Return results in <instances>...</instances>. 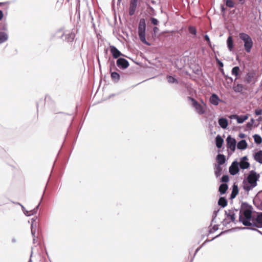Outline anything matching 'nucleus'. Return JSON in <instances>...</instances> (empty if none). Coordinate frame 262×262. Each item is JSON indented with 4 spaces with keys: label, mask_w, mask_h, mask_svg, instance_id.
<instances>
[{
    "label": "nucleus",
    "mask_w": 262,
    "mask_h": 262,
    "mask_svg": "<svg viewBox=\"0 0 262 262\" xmlns=\"http://www.w3.org/2000/svg\"><path fill=\"white\" fill-rule=\"evenodd\" d=\"M253 208L247 202H242L240 207L238 222L245 226H256L252 219Z\"/></svg>",
    "instance_id": "1"
},
{
    "label": "nucleus",
    "mask_w": 262,
    "mask_h": 262,
    "mask_svg": "<svg viewBox=\"0 0 262 262\" xmlns=\"http://www.w3.org/2000/svg\"><path fill=\"white\" fill-rule=\"evenodd\" d=\"M239 46L237 47V51H242L244 53L243 56L246 57L247 54L251 53L254 47V41L252 37L248 33L240 32L238 35Z\"/></svg>",
    "instance_id": "2"
},
{
    "label": "nucleus",
    "mask_w": 262,
    "mask_h": 262,
    "mask_svg": "<svg viewBox=\"0 0 262 262\" xmlns=\"http://www.w3.org/2000/svg\"><path fill=\"white\" fill-rule=\"evenodd\" d=\"M260 178V174L255 170L249 171L247 178H245L243 181V188L247 192L252 190L257 185V181Z\"/></svg>",
    "instance_id": "3"
},
{
    "label": "nucleus",
    "mask_w": 262,
    "mask_h": 262,
    "mask_svg": "<svg viewBox=\"0 0 262 262\" xmlns=\"http://www.w3.org/2000/svg\"><path fill=\"white\" fill-rule=\"evenodd\" d=\"M146 20L144 18H142L139 20L138 27V33L141 41L147 46H151V43L147 41L146 39Z\"/></svg>",
    "instance_id": "4"
},
{
    "label": "nucleus",
    "mask_w": 262,
    "mask_h": 262,
    "mask_svg": "<svg viewBox=\"0 0 262 262\" xmlns=\"http://www.w3.org/2000/svg\"><path fill=\"white\" fill-rule=\"evenodd\" d=\"M226 147L227 148L228 156H230L235 150L236 147V141L231 135H229L226 139Z\"/></svg>",
    "instance_id": "5"
},
{
    "label": "nucleus",
    "mask_w": 262,
    "mask_h": 262,
    "mask_svg": "<svg viewBox=\"0 0 262 262\" xmlns=\"http://www.w3.org/2000/svg\"><path fill=\"white\" fill-rule=\"evenodd\" d=\"M118 69L115 66V61L114 60L110 61V72L111 78L114 83H118L121 78L120 74L116 71Z\"/></svg>",
    "instance_id": "6"
},
{
    "label": "nucleus",
    "mask_w": 262,
    "mask_h": 262,
    "mask_svg": "<svg viewBox=\"0 0 262 262\" xmlns=\"http://www.w3.org/2000/svg\"><path fill=\"white\" fill-rule=\"evenodd\" d=\"M188 98L191 101L192 106L195 109L198 114L203 115L205 113V109L202 104L190 96L188 97Z\"/></svg>",
    "instance_id": "7"
},
{
    "label": "nucleus",
    "mask_w": 262,
    "mask_h": 262,
    "mask_svg": "<svg viewBox=\"0 0 262 262\" xmlns=\"http://www.w3.org/2000/svg\"><path fill=\"white\" fill-rule=\"evenodd\" d=\"M64 35H65L64 28L61 27L57 29L55 32L51 33L50 40H54L56 39H59L63 40Z\"/></svg>",
    "instance_id": "8"
},
{
    "label": "nucleus",
    "mask_w": 262,
    "mask_h": 262,
    "mask_svg": "<svg viewBox=\"0 0 262 262\" xmlns=\"http://www.w3.org/2000/svg\"><path fill=\"white\" fill-rule=\"evenodd\" d=\"M129 63L125 58L121 57L116 60V67L121 70H124L128 68Z\"/></svg>",
    "instance_id": "9"
},
{
    "label": "nucleus",
    "mask_w": 262,
    "mask_h": 262,
    "mask_svg": "<svg viewBox=\"0 0 262 262\" xmlns=\"http://www.w3.org/2000/svg\"><path fill=\"white\" fill-rule=\"evenodd\" d=\"M109 48L111 55L114 59H117L121 57H127L124 54L122 53L114 45L110 44Z\"/></svg>",
    "instance_id": "10"
},
{
    "label": "nucleus",
    "mask_w": 262,
    "mask_h": 262,
    "mask_svg": "<svg viewBox=\"0 0 262 262\" xmlns=\"http://www.w3.org/2000/svg\"><path fill=\"white\" fill-rule=\"evenodd\" d=\"M240 167H239V163L237 159L234 160L231 165L229 166V172L232 176H235L239 173Z\"/></svg>",
    "instance_id": "11"
},
{
    "label": "nucleus",
    "mask_w": 262,
    "mask_h": 262,
    "mask_svg": "<svg viewBox=\"0 0 262 262\" xmlns=\"http://www.w3.org/2000/svg\"><path fill=\"white\" fill-rule=\"evenodd\" d=\"M252 81H253V84H255L257 81V79L255 78V72L253 70L247 72L244 79V81L247 84L250 83Z\"/></svg>",
    "instance_id": "12"
},
{
    "label": "nucleus",
    "mask_w": 262,
    "mask_h": 262,
    "mask_svg": "<svg viewBox=\"0 0 262 262\" xmlns=\"http://www.w3.org/2000/svg\"><path fill=\"white\" fill-rule=\"evenodd\" d=\"M209 102L214 106H217L219 105L220 102H223V100H221L219 96L215 93H212L209 99Z\"/></svg>",
    "instance_id": "13"
},
{
    "label": "nucleus",
    "mask_w": 262,
    "mask_h": 262,
    "mask_svg": "<svg viewBox=\"0 0 262 262\" xmlns=\"http://www.w3.org/2000/svg\"><path fill=\"white\" fill-rule=\"evenodd\" d=\"M220 150H218V154L216 157L215 160L216 163L215 165H220V166L223 165L226 161V156L222 154H220Z\"/></svg>",
    "instance_id": "14"
},
{
    "label": "nucleus",
    "mask_w": 262,
    "mask_h": 262,
    "mask_svg": "<svg viewBox=\"0 0 262 262\" xmlns=\"http://www.w3.org/2000/svg\"><path fill=\"white\" fill-rule=\"evenodd\" d=\"M228 211L229 212H227L226 210L225 211V215L226 218L229 220V221H231V222L236 224L237 221L236 220L235 213L231 210H229Z\"/></svg>",
    "instance_id": "15"
},
{
    "label": "nucleus",
    "mask_w": 262,
    "mask_h": 262,
    "mask_svg": "<svg viewBox=\"0 0 262 262\" xmlns=\"http://www.w3.org/2000/svg\"><path fill=\"white\" fill-rule=\"evenodd\" d=\"M232 88L234 92L236 93H239L241 94H243V90H248V88L247 86H245L241 83H237L236 84H234Z\"/></svg>",
    "instance_id": "16"
},
{
    "label": "nucleus",
    "mask_w": 262,
    "mask_h": 262,
    "mask_svg": "<svg viewBox=\"0 0 262 262\" xmlns=\"http://www.w3.org/2000/svg\"><path fill=\"white\" fill-rule=\"evenodd\" d=\"M226 45L228 50L230 52L234 51V44L232 36L230 34L229 35L226 40Z\"/></svg>",
    "instance_id": "17"
},
{
    "label": "nucleus",
    "mask_w": 262,
    "mask_h": 262,
    "mask_svg": "<svg viewBox=\"0 0 262 262\" xmlns=\"http://www.w3.org/2000/svg\"><path fill=\"white\" fill-rule=\"evenodd\" d=\"M4 17V13L2 10H0V21L2 20ZM8 30V24L7 22L4 20L0 23V31H7Z\"/></svg>",
    "instance_id": "18"
},
{
    "label": "nucleus",
    "mask_w": 262,
    "mask_h": 262,
    "mask_svg": "<svg viewBox=\"0 0 262 262\" xmlns=\"http://www.w3.org/2000/svg\"><path fill=\"white\" fill-rule=\"evenodd\" d=\"M218 123L220 127L224 129H227L229 125L228 119L225 117H221L219 118Z\"/></svg>",
    "instance_id": "19"
},
{
    "label": "nucleus",
    "mask_w": 262,
    "mask_h": 262,
    "mask_svg": "<svg viewBox=\"0 0 262 262\" xmlns=\"http://www.w3.org/2000/svg\"><path fill=\"white\" fill-rule=\"evenodd\" d=\"M224 140L222 136L218 134L215 138V146L218 149L222 148Z\"/></svg>",
    "instance_id": "20"
},
{
    "label": "nucleus",
    "mask_w": 262,
    "mask_h": 262,
    "mask_svg": "<svg viewBox=\"0 0 262 262\" xmlns=\"http://www.w3.org/2000/svg\"><path fill=\"white\" fill-rule=\"evenodd\" d=\"M64 37V38L63 39V41H65L69 43L72 42L75 39V34L74 32H71L67 34L65 33Z\"/></svg>",
    "instance_id": "21"
},
{
    "label": "nucleus",
    "mask_w": 262,
    "mask_h": 262,
    "mask_svg": "<svg viewBox=\"0 0 262 262\" xmlns=\"http://www.w3.org/2000/svg\"><path fill=\"white\" fill-rule=\"evenodd\" d=\"M236 147L238 149L244 150L246 149L248 147V143L246 140L245 139H241L239 140L237 145Z\"/></svg>",
    "instance_id": "22"
},
{
    "label": "nucleus",
    "mask_w": 262,
    "mask_h": 262,
    "mask_svg": "<svg viewBox=\"0 0 262 262\" xmlns=\"http://www.w3.org/2000/svg\"><path fill=\"white\" fill-rule=\"evenodd\" d=\"M254 160L260 164H262V150L260 149L253 155Z\"/></svg>",
    "instance_id": "23"
},
{
    "label": "nucleus",
    "mask_w": 262,
    "mask_h": 262,
    "mask_svg": "<svg viewBox=\"0 0 262 262\" xmlns=\"http://www.w3.org/2000/svg\"><path fill=\"white\" fill-rule=\"evenodd\" d=\"M217 204L222 208H225L228 204V201L225 196H220L218 201Z\"/></svg>",
    "instance_id": "24"
},
{
    "label": "nucleus",
    "mask_w": 262,
    "mask_h": 262,
    "mask_svg": "<svg viewBox=\"0 0 262 262\" xmlns=\"http://www.w3.org/2000/svg\"><path fill=\"white\" fill-rule=\"evenodd\" d=\"M228 189V185L226 183L221 184L219 187V192L221 195L225 194Z\"/></svg>",
    "instance_id": "25"
},
{
    "label": "nucleus",
    "mask_w": 262,
    "mask_h": 262,
    "mask_svg": "<svg viewBox=\"0 0 262 262\" xmlns=\"http://www.w3.org/2000/svg\"><path fill=\"white\" fill-rule=\"evenodd\" d=\"M5 31H0V44L6 42L9 38L8 34Z\"/></svg>",
    "instance_id": "26"
},
{
    "label": "nucleus",
    "mask_w": 262,
    "mask_h": 262,
    "mask_svg": "<svg viewBox=\"0 0 262 262\" xmlns=\"http://www.w3.org/2000/svg\"><path fill=\"white\" fill-rule=\"evenodd\" d=\"M220 165L214 164V172L216 178L219 177L222 173L223 169Z\"/></svg>",
    "instance_id": "27"
},
{
    "label": "nucleus",
    "mask_w": 262,
    "mask_h": 262,
    "mask_svg": "<svg viewBox=\"0 0 262 262\" xmlns=\"http://www.w3.org/2000/svg\"><path fill=\"white\" fill-rule=\"evenodd\" d=\"M166 79L167 80L168 82L169 83L178 84L179 83V81L176 78L175 75H167L166 76Z\"/></svg>",
    "instance_id": "28"
},
{
    "label": "nucleus",
    "mask_w": 262,
    "mask_h": 262,
    "mask_svg": "<svg viewBox=\"0 0 262 262\" xmlns=\"http://www.w3.org/2000/svg\"><path fill=\"white\" fill-rule=\"evenodd\" d=\"M240 71V68L239 66H235L233 68H232L231 70V74L232 75L236 76V78H235L234 81H235L237 79V78L239 77V72Z\"/></svg>",
    "instance_id": "29"
},
{
    "label": "nucleus",
    "mask_w": 262,
    "mask_h": 262,
    "mask_svg": "<svg viewBox=\"0 0 262 262\" xmlns=\"http://www.w3.org/2000/svg\"><path fill=\"white\" fill-rule=\"evenodd\" d=\"M146 5L147 6V11L149 14L150 15L155 16L156 15V12L155 9L152 7L149 4L146 3Z\"/></svg>",
    "instance_id": "30"
},
{
    "label": "nucleus",
    "mask_w": 262,
    "mask_h": 262,
    "mask_svg": "<svg viewBox=\"0 0 262 262\" xmlns=\"http://www.w3.org/2000/svg\"><path fill=\"white\" fill-rule=\"evenodd\" d=\"M253 138L255 144L259 145L262 143V138L259 135L255 134L253 135Z\"/></svg>",
    "instance_id": "31"
},
{
    "label": "nucleus",
    "mask_w": 262,
    "mask_h": 262,
    "mask_svg": "<svg viewBox=\"0 0 262 262\" xmlns=\"http://www.w3.org/2000/svg\"><path fill=\"white\" fill-rule=\"evenodd\" d=\"M188 32L189 34L192 35L193 37H195L196 36L197 30L195 27L189 26L188 27Z\"/></svg>",
    "instance_id": "32"
},
{
    "label": "nucleus",
    "mask_w": 262,
    "mask_h": 262,
    "mask_svg": "<svg viewBox=\"0 0 262 262\" xmlns=\"http://www.w3.org/2000/svg\"><path fill=\"white\" fill-rule=\"evenodd\" d=\"M256 222L260 224V226H258L256 224V227L257 228H261L262 227V212H259L258 214L257 215L256 219Z\"/></svg>",
    "instance_id": "33"
},
{
    "label": "nucleus",
    "mask_w": 262,
    "mask_h": 262,
    "mask_svg": "<svg viewBox=\"0 0 262 262\" xmlns=\"http://www.w3.org/2000/svg\"><path fill=\"white\" fill-rule=\"evenodd\" d=\"M250 167V164L249 161H242L241 162L240 169L243 170L249 169Z\"/></svg>",
    "instance_id": "34"
},
{
    "label": "nucleus",
    "mask_w": 262,
    "mask_h": 262,
    "mask_svg": "<svg viewBox=\"0 0 262 262\" xmlns=\"http://www.w3.org/2000/svg\"><path fill=\"white\" fill-rule=\"evenodd\" d=\"M223 2L226 7L232 8L235 6V3L233 0H223Z\"/></svg>",
    "instance_id": "35"
},
{
    "label": "nucleus",
    "mask_w": 262,
    "mask_h": 262,
    "mask_svg": "<svg viewBox=\"0 0 262 262\" xmlns=\"http://www.w3.org/2000/svg\"><path fill=\"white\" fill-rule=\"evenodd\" d=\"M230 229L232 230H231V232H235V231H236L238 230H246V229L251 230V229H252V228L249 227V226H246V227H236L232 228Z\"/></svg>",
    "instance_id": "36"
},
{
    "label": "nucleus",
    "mask_w": 262,
    "mask_h": 262,
    "mask_svg": "<svg viewBox=\"0 0 262 262\" xmlns=\"http://www.w3.org/2000/svg\"><path fill=\"white\" fill-rule=\"evenodd\" d=\"M239 193V189L237 184L234 183L232 186L231 193L237 195Z\"/></svg>",
    "instance_id": "37"
},
{
    "label": "nucleus",
    "mask_w": 262,
    "mask_h": 262,
    "mask_svg": "<svg viewBox=\"0 0 262 262\" xmlns=\"http://www.w3.org/2000/svg\"><path fill=\"white\" fill-rule=\"evenodd\" d=\"M230 180L229 176L228 174H224L221 178L220 181L227 184Z\"/></svg>",
    "instance_id": "38"
},
{
    "label": "nucleus",
    "mask_w": 262,
    "mask_h": 262,
    "mask_svg": "<svg viewBox=\"0 0 262 262\" xmlns=\"http://www.w3.org/2000/svg\"><path fill=\"white\" fill-rule=\"evenodd\" d=\"M219 229V225H214L212 227L210 228L208 230V234H212Z\"/></svg>",
    "instance_id": "39"
},
{
    "label": "nucleus",
    "mask_w": 262,
    "mask_h": 262,
    "mask_svg": "<svg viewBox=\"0 0 262 262\" xmlns=\"http://www.w3.org/2000/svg\"><path fill=\"white\" fill-rule=\"evenodd\" d=\"M159 29L158 27H157V26L154 27L153 30L151 33V35L152 38H153L154 39H155V38H156L157 34L158 32L159 31Z\"/></svg>",
    "instance_id": "40"
},
{
    "label": "nucleus",
    "mask_w": 262,
    "mask_h": 262,
    "mask_svg": "<svg viewBox=\"0 0 262 262\" xmlns=\"http://www.w3.org/2000/svg\"><path fill=\"white\" fill-rule=\"evenodd\" d=\"M37 219V216H35L33 217L31 219V231H32V229H34L35 228V224L37 225V223L36 222V220Z\"/></svg>",
    "instance_id": "41"
},
{
    "label": "nucleus",
    "mask_w": 262,
    "mask_h": 262,
    "mask_svg": "<svg viewBox=\"0 0 262 262\" xmlns=\"http://www.w3.org/2000/svg\"><path fill=\"white\" fill-rule=\"evenodd\" d=\"M13 203L14 204H17V205H19L21 206V209H22V210L24 212V213L25 214L26 216H29V211L27 210L25 207L23 205H21L20 203H15L14 202H13Z\"/></svg>",
    "instance_id": "42"
},
{
    "label": "nucleus",
    "mask_w": 262,
    "mask_h": 262,
    "mask_svg": "<svg viewBox=\"0 0 262 262\" xmlns=\"http://www.w3.org/2000/svg\"><path fill=\"white\" fill-rule=\"evenodd\" d=\"M215 60L216 61L217 64V66L219 67V69L223 68L224 63L222 61V60H220V59H219L216 56H215Z\"/></svg>",
    "instance_id": "43"
},
{
    "label": "nucleus",
    "mask_w": 262,
    "mask_h": 262,
    "mask_svg": "<svg viewBox=\"0 0 262 262\" xmlns=\"http://www.w3.org/2000/svg\"><path fill=\"white\" fill-rule=\"evenodd\" d=\"M36 225L35 224V228L34 229H32V231H31V234L33 237V243H35L36 241V239L37 238V236H36Z\"/></svg>",
    "instance_id": "44"
},
{
    "label": "nucleus",
    "mask_w": 262,
    "mask_h": 262,
    "mask_svg": "<svg viewBox=\"0 0 262 262\" xmlns=\"http://www.w3.org/2000/svg\"><path fill=\"white\" fill-rule=\"evenodd\" d=\"M204 40L207 42L208 45L210 47H212L211 42L209 36L207 34H205L204 36Z\"/></svg>",
    "instance_id": "45"
},
{
    "label": "nucleus",
    "mask_w": 262,
    "mask_h": 262,
    "mask_svg": "<svg viewBox=\"0 0 262 262\" xmlns=\"http://www.w3.org/2000/svg\"><path fill=\"white\" fill-rule=\"evenodd\" d=\"M236 121H237V123L238 124H242L245 121V120L244 119V118L242 115H240V116L238 115V117L237 118Z\"/></svg>",
    "instance_id": "46"
},
{
    "label": "nucleus",
    "mask_w": 262,
    "mask_h": 262,
    "mask_svg": "<svg viewBox=\"0 0 262 262\" xmlns=\"http://www.w3.org/2000/svg\"><path fill=\"white\" fill-rule=\"evenodd\" d=\"M150 21H151V23L155 26H157L159 24V21L158 20V19L154 17H151L150 18Z\"/></svg>",
    "instance_id": "47"
},
{
    "label": "nucleus",
    "mask_w": 262,
    "mask_h": 262,
    "mask_svg": "<svg viewBox=\"0 0 262 262\" xmlns=\"http://www.w3.org/2000/svg\"><path fill=\"white\" fill-rule=\"evenodd\" d=\"M252 129V125L249 124L248 122L245 124L244 126V131L246 132L248 130H250Z\"/></svg>",
    "instance_id": "48"
},
{
    "label": "nucleus",
    "mask_w": 262,
    "mask_h": 262,
    "mask_svg": "<svg viewBox=\"0 0 262 262\" xmlns=\"http://www.w3.org/2000/svg\"><path fill=\"white\" fill-rule=\"evenodd\" d=\"M192 72L194 74H195L196 75H200L202 73V69H201V68L200 67H199V68H198L196 69H195L193 70Z\"/></svg>",
    "instance_id": "49"
},
{
    "label": "nucleus",
    "mask_w": 262,
    "mask_h": 262,
    "mask_svg": "<svg viewBox=\"0 0 262 262\" xmlns=\"http://www.w3.org/2000/svg\"><path fill=\"white\" fill-rule=\"evenodd\" d=\"M254 114L255 116H261L262 115V108H257L254 110Z\"/></svg>",
    "instance_id": "50"
},
{
    "label": "nucleus",
    "mask_w": 262,
    "mask_h": 262,
    "mask_svg": "<svg viewBox=\"0 0 262 262\" xmlns=\"http://www.w3.org/2000/svg\"><path fill=\"white\" fill-rule=\"evenodd\" d=\"M231 223V221H229V220H228L227 219L225 218L224 219L223 221L222 222V225L226 227L227 226L228 224H229L230 223Z\"/></svg>",
    "instance_id": "51"
},
{
    "label": "nucleus",
    "mask_w": 262,
    "mask_h": 262,
    "mask_svg": "<svg viewBox=\"0 0 262 262\" xmlns=\"http://www.w3.org/2000/svg\"><path fill=\"white\" fill-rule=\"evenodd\" d=\"M137 6H138V4H135V3H130V4H129V8L132 9H133V10L136 11V9L137 8Z\"/></svg>",
    "instance_id": "52"
},
{
    "label": "nucleus",
    "mask_w": 262,
    "mask_h": 262,
    "mask_svg": "<svg viewBox=\"0 0 262 262\" xmlns=\"http://www.w3.org/2000/svg\"><path fill=\"white\" fill-rule=\"evenodd\" d=\"M231 230H232V229H227V230H224V231H222V232H221L219 234L220 235V236L225 234H227V233H230L231 232Z\"/></svg>",
    "instance_id": "53"
},
{
    "label": "nucleus",
    "mask_w": 262,
    "mask_h": 262,
    "mask_svg": "<svg viewBox=\"0 0 262 262\" xmlns=\"http://www.w3.org/2000/svg\"><path fill=\"white\" fill-rule=\"evenodd\" d=\"M231 230H232V229H227V230H224V231H222V232H221L219 234L220 235V236L225 234H227V233H230L231 232Z\"/></svg>",
    "instance_id": "54"
},
{
    "label": "nucleus",
    "mask_w": 262,
    "mask_h": 262,
    "mask_svg": "<svg viewBox=\"0 0 262 262\" xmlns=\"http://www.w3.org/2000/svg\"><path fill=\"white\" fill-rule=\"evenodd\" d=\"M220 210H221V208H218L216 210H214L213 211V213H212V216L216 217V216H217V215L218 214V213L219 212Z\"/></svg>",
    "instance_id": "55"
},
{
    "label": "nucleus",
    "mask_w": 262,
    "mask_h": 262,
    "mask_svg": "<svg viewBox=\"0 0 262 262\" xmlns=\"http://www.w3.org/2000/svg\"><path fill=\"white\" fill-rule=\"evenodd\" d=\"M228 117L230 119H236L237 120V118L238 117V115L237 114H232L228 116Z\"/></svg>",
    "instance_id": "56"
},
{
    "label": "nucleus",
    "mask_w": 262,
    "mask_h": 262,
    "mask_svg": "<svg viewBox=\"0 0 262 262\" xmlns=\"http://www.w3.org/2000/svg\"><path fill=\"white\" fill-rule=\"evenodd\" d=\"M136 11L129 8L128 14L132 16L135 14Z\"/></svg>",
    "instance_id": "57"
},
{
    "label": "nucleus",
    "mask_w": 262,
    "mask_h": 262,
    "mask_svg": "<svg viewBox=\"0 0 262 262\" xmlns=\"http://www.w3.org/2000/svg\"><path fill=\"white\" fill-rule=\"evenodd\" d=\"M36 213H37V212L36 211V210H34V209H33L31 210H30V211H29V216H31V215H34V214H35Z\"/></svg>",
    "instance_id": "58"
},
{
    "label": "nucleus",
    "mask_w": 262,
    "mask_h": 262,
    "mask_svg": "<svg viewBox=\"0 0 262 262\" xmlns=\"http://www.w3.org/2000/svg\"><path fill=\"white\" fill-rule=\"evenodd\" d=\"M203 245H202L201 246H200V247H199L198 248H197L195 250V252H194V253L193 254V255L192 256H194V257H195V255L196 254V253L199 251V250L203 247Z\"/></svg>",
    "instance_id": "59"
},
{
    "label": "nucleus",
    "mask_w": 262,
    "mask_h": 262,
    "mask_svg": "<svg viewBox=\"0 0 262 262\" xmlns=\"http://www.w3.org/2000/svg\"><path fill=\"white\" fill-rule=\"evenodd\" d=\"M238 137L239 138H241L242 139H244V138H246V135L245 134H244V133H240L238 134Z\"/></svg>",
    "instance_id": "60"
},
{
    "label": "nucleus",
    "mask_w": 262,
    "mask_h": 262,
    "mask_svg": "<svg viewBox=\"0 0 262 262\" xmlns=\"http://www.w3.org/2000/svg\"><path fill=\"white\" fill-rule=\"evenodd\" d=\"M240 161H248V158L247 156H245L240 159Z\"/></svg>",
    "instance_id": "61"
},
{
    "label": "nucleus",
    "mask_w": 262,
    "mask_h": 262,
    "mask_svg": "<svg viewBox=\"0 0 262 262\" xmlns=\"http://www.w3.org/2000/svg\"><path fill=\"white\" fill-rule=\"evenodd\" d=\"M255 122V120L253 118H251L248 123L251 125H253Z\"/></svg>",
    "instance_id": "62"
},
{
    "label": "nucleus",
    "mask_w": 262,
    "mask_h": 262,
    "mask_svg": "<svg viewBox=\"0 0 262 262\" xmlns=\"http://www.w3.org/2000/svg\"><path fill=\"white\" fill-rule=\"evenodd\" d=\"M213 241L212 239V238L211 239H206L204 242V243L202 244L203 245V246H204L205 245H206L207 243H209V242H210L211 241Z\"/></svg>",
    "instance_id": "63"
},
{
    "label": "nucleus",
    "mask_w": 262,
    "mask_h": 262,
    "mask_svg": "<svg viewBox=\"0 0 262 262\" xmlns=\"http://www.w3.org/2000/svg\"><path fill=\"white\" fill-rule=\"evenodd\" d=\"M227 80H228L227 81L228 83H231L233 81V78L230 76L228 77Z\"/></svg>",
    "instance_id": "64"
}]
</instances>
